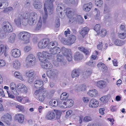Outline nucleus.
Segmentation results:
<instances>
[{
	"label": "nucleus",
	"mask_w": 126,
	"mask_h": 126,
	"mask_svg": "<svg viewBox=\"0 0 126 126\" xmlns=\"http://www.w3.org/2000/svg\"><path fill=\"white\" fill-rule=\"evenodd\" d=\"M33 6L35 9H39L42 7V5L40 2L35 1L33 3Z\"/></svg>",
	"instance_id": "obj_41"
},
{
	"label": "nucleus",
	"mask_w": 126,
	"mask_h": 126,
	"mask_svg": "<svg viewBox=\"0 0 126 126\" xmlns=\"http://www.w3.org/2000/svg\"><path fill=\"white\" fill-rule=\"evenodd\" d=\"M37 14L35 12L31 13L29 14L28 18V23L31 26L34 25L37 21Z\"/></svg>",
	"instance_id": "obj_6"
},
{
	"label": "nucleus",
	"mask_w": 126,
	"mask_h": 126,
	"mask_svg": "<svg viewBox=\"0 0 126 126\" xmlns=\"http://www.w3.org/2000/svg\"><path fill=\"white\" fill-rule=\"evenodd\" d=\"M21 16V15H19L18 16L16 17L14 21L18 27H20L21 25V20L22 19Z\"/></svg>",
	"instance_id": "obj_36"
},
{
	"label": "nucleus",
	"mask_w": 126,
	"mask_h": 126,
	"mask_svg": "<svg viewBox=\"0 0 126 126\" xmlns=\"http://www.w3.org/2000/svg\"><path fill=\"white\" fill-rule=\"evenodd\" d=\"M54 0H45V3L44 4V14L42 16L43 22L45 23L47 20V16L48 11L49 14H51L53 12V8L52 2Z\"/></svg>",
	"instance_id": "obj_3"
},
{
	"label": "nucleus",
	"mask_w": 126,
	"mask_h": 126,
	"mask_svg": "<svg viewBox=\"0 0 126 126\" xmlns=\"http://www.w3.org/2000/svg\"><path fill=\"white\" fill-rule=\"evenodd\" d=\"M110 10L108 6L106 4L104 5V13L105 14L109 13L110 12Z\"/></svg>",
	"instance_id": "obj_54"
},
{
	"label": "nucleus",
	"mask_w": 126,
	"mask_h": 126,
	"mask_svg": "<svg viewBox=\"0 0 126 126\" xmlns=\"http://www.w3.org/2000/svg\"><path fill=\"white\" fill-rule=\"evenodd\" d=\"M42 77L43 79L44 82L47 83L48 81V79L45 73H44L42 75Z\"/></svg>",
	"instance_id": "obj_63"
},
{
	"label": "nucleus",
	"mask_w": 126,
	"mask_h": 126,
	"mask_svg": "<svg viewBox=\"0 0 126 126\" xmlns=\"http://www.w3.org/2000/svg\"><path fill=\"white\" fill-rule=\"evenodd\" d=\"M56 114V118L57 119H58L60 118V117L61 115L62 114L61 111L59 110H54Z\"/></svg>",
	"instance_id": "obj_47"
},
{
	"label": "nucleus",
	"mask_w": 126,
	"mask_h": 126,
	"mask_svg": "<svg viewBox=\"0 0 126 126\" xmlns=\"http://www.w3.org/2000/svg\"><path fill=\"white\" fill-rule=\"evenodd\" d=\"M18 36L21 40L24 41L26 44H27L30 42L31 34L27 32L23 31L19 32Z\"/></svg>",
	"instance_id": "obj_5"
},
{
	"label": "nucleus",
	"mask_w": 126,
	"mask_h": 126,
	"mask_svg": "<svg viewBox=\"0 0 126 126\" xmlns=\"http://www.w3.org/2000/svg\"><path fill=\"white\" fill-rule=\"evenodd\" d=\"M86 63L87 65L92 67H94L95 64V63L92 59L90 60L88 62H86Z\"/></svg>",
	"instance_id": "obj_50"
},
{
	"label": "nucleus",
	"mask_w": 126,
	"mask_h": 126,
	"mask_svg": "<svg viewBox=\"0 0 126 126\" xmlns=\"http://www.w3.org/2000/svg\"><path fill=\"white\" fill-rule=\"evenodd\" d=\"M55 92L54 90L52 89L47 93V90L44 89H40L35 91L34 96L39 101L43 102L46 97L48 98L51 97Z\"/></svg>",
	"instance_id": "obj_1"
},
{
	"label": "nucleus",
	"mask_w": 126,
	"mask_h": 126,
	"mask_svg": "<svg viewBox=\"0 0 126 126\" xmlns=\"http://www.w3.org/2000/svg\"><path fill=\"white\" fill-rule=\"evenodd\" d=\"M14 75L15 77L18 78L21 80H24V79L22 75L19 72L17 71L15 72L14 73Z\"/></svg>",
	"instance_id": "obj_42"
},
{
	"label": "nucleus",
	"mask_w": 126,
	"mask_h": 126,
	"mask_svg": "<svg viewBox=\"0 0 126 126\" xmlns=\"http://www.w3.org/2000/svg\"><path fill=\"white\" fill-rule=\"evenodd\" d=\"M16 35V34L15 33H12L8 38V42L11 43H14L15 42Z\"/></svg>",
	"instance_id": "obj_39"
},
{
	"label": "nucleus",
	"mask_w": 126,
	"mask_h": 126,
	"mask_svg": "<svg viewBox=\"0 0 126 126\" xmlns=\"http://www.w3.org/2000/svg\"><path fill=\"white\" fill-rule=\"evenodd\" d=\"M21 15V17L22 18L21 21L22 25L24 26H26L28 23V22L26 20L28 18V13L25 12L20 15Z\"/></svg>",
	"instance_id": "obj_20"
},
{
	"label": "nucleus",
	"mask_w": 126,
	"mask_h": 126,
	"mask_svg": "<svg viewBox=\"0 0 126 126\" xmlns=\"http://www.w3.org/2000/svg\"><path fill=\"white\" fill-rule=\"evenodd\" d=\"M55 116V114L53 112L49 111L46 114L45 118L47 120H51L54 119Z\"/></svg>",
	"instance_id": "obj_22"
},
{
	"label": "nucleus",
	"mask_w": 126,
	"mask_h": 126,
	"mask_svg": "<svg viewBox=\"0 0 126 126\" xmlns=\"http://www.w3.org/2000/svg\"><path fill=\"white\" fill-rule=\"evenodd\" d=\"M62 53L65 56L68 62L71 61L72 60L71 50L64 47L62 48Z\"/></svg>",
	"instance_id": "obj_8"
},
{
	"label": "nucleus",
	"mask_w": 126,
	"mask_h": 126,
	"mask_svg": "<svg viewBox=\"0 0 126 126\" xmlns=\"http://www.w3.org/2000/svg\"><path fill=\"white\" fill-rule=\"evenodd\" d=\"M97 66L99 69L103 71L106 70L107 69V67L105 64L102 62L98 63L97 65Z\"/></svg>",
	"instance_id": "obj_32"
},
{
	"label": "nucleus",
	"mask_w": 126,
	"mask_h": 126,
	"mask_svg": "<svg viewBox=\"0 0 126 126\" xmlns=\"http://www.w3.org/2000/svg\"><path fill=\"white\" fill-rule=\"evenodd\" d=\"M46 67L47 68H46L45 69H51L52 68L53 65L50 62L48 61L47 65Z\"/></svg>",
	"instance_id": "obj_61"
},
{
	"label": "nucleus",
	"mask_w": 126,
	"mask_h": 126,
	"mask_svg": "<svg viewBox=\"0 0 126 126\" xmlns=\"http://www.w3.org/2000/svg\"><path fill=\"white\" fill-rule=\"evenodd\" d=\"M71 32L69 29H67L64 32V34L65 37L68 36V34L70 33Z\"/></svg>",
	"instance_id": "obj_62"
},
{
	"label": "nucleus",
	"mask_w": 126,
	"mask_h": 126,
	"mask_svg": "<svg viewBox=\"0 0 126 126\" xmlns=\"http://www.w3.org/2000/svg\"><path fill=\"white\" fill-rule=\"evenodd\" d=\"M80 71L79 69L74 70L72 72V78H74L78 77L80 75Z\"/></svg>",
	"instance_id": "obj_30"
},
{
	"label": "nucleus",
	"mask_w": 126,
	"mask_h": 126,
	"mask_svg": "<svg viewBox=\"0 0 126 126\" xmlns=\"http://www.w3.org/2000/svg\"><path fill=\"white\" fill-rule=\"evenodd\" d=\"M32 48V47L30 46H26L24 48V51L25 53H27L30 51Z\"/></svg>",
	"instance_id": "obj_52"
},
{
	"label": "nucleus",
	"mask_w": 126,
	"mask_h": 126,
	"mask_svg": "<svg viewBox=\"0 0 126 126\" xmlns=\"http://www.w3.org/2000/svg\"><path fill=\"white\" fill-rule=\"evenodd\" d=\"M80 89H79V90H80V91H84L86 90V86L84 85H80Z\"/></svg>",
	"instance_id": "obj_64"
},
{
	"label": "nucleus",
	"mask_w": 126,
	"mask_h": 126,
	"mask_svg": "<svg viewBox=\"0 0 126 126\" xmlns=\"http://www.w3.org/2000/svg\"><path fill=\"white\" fill-rule=\"evenodd\" d=\"M89 30V29L87 27L83 28L80 34L83 37H84L85 35L88 33Z\"/></svg>",
	"instance_id": "obj_37"
},
{
	"label": "nucleus",
	"mask_w": 126,
	"mask_h": 126,
	"mask_svg": "<svg viewBox=\"0 0 126 126\" xmlns=\"http://www.w3.org/2000/svg\"><path fill=\"white\" fill-rule=\"evenodd\" d=\"M13 10V9L12 7H9L5 8L3 10V11L5 13H7L12 11Z\"/></svg>",
	"instance_id": "obj_58"
},
{
	"label": "nucleus",
	"mask_w": 126,
	"mask_h": 126,
	"mask_svg": "<svg viewBox=\"0 0 126 126\" xmlns=\"http://www.w3.org/2000/svg\"><path fill=\"white\" fill-rule=\"evenodd\" d=\"M110 98V96L109 95H104L100 98L99 100L101 102L105 104L108 102V100Z\"/></svg>",
	"instance_id": "obj_29"
},
{
	"label": "nucleus",
	"mask_w": 126,
	"mask_h": 126,
	"mask_svg": "<svg viewBox=\"0 0 126 126\" xmlns=\"http://www.w3.org/2000/svg\"><path fill=\"white\" fill-rule=\"evenodd\" d=\"M66 3H68L72 5H75V1L74 0H65Z\"/></svg>",
	"instance_id": "obj_55"
},
{
	"label": "nucleus",
	"mask_w": 126,
	"mask_h": 126,
	"mask_svg": "<svg viewBox=\"0 0 126 126\" xmlns=\"http://www.w3.org/2000/svg\"><path fill=\"white\" fill-rule=\"evenodd\" d=\"M63 7L64 5L63 4L59 3L57 5L56 8L57 13L58 14V16L61 18H63L64 17L62 12Z\"/></svg>",
	"instance_id": "obj_13"
},
{
	"label": "nucleus",
	"mask_w": 126,
	"mask_h": 126,
	"mask_svg": "<svg viewBox=\"0 0 126 126\" xmlns=\"http://www.w3.org/2000/svg\"><path fill=\"white\" fill-rule=\"evenodd\" d=\"M5 61L3 60L0 59V68L3 67L5 66Z\"/></svg>",
	"instance_id": "obj_57"
},
{
	"label": "nucleus",
	"mask_w": 126,
	"mask_h": 126,
	"mask_svg": "<svg viewBox=\"0 0 126 126\" xmlns=\"http://www.w3.org/2000/svg\"><path fill=\"white\" fill-rule=\"evenodd\" d=\"M37 55L40 62V65L43 68L46 69L47 63V59H49L50 54L47 51H43L37 53Z\"/></svg>",
	"instance_id": "obj_2"
},
{
	"label": "nucleus",
	"mask_w": 126,
	"mask_h": 126,
	"mask_svg": "<svg viewBox=\"0 0 126 126\" xmlns=\"http://www.w3.org/2000/svg\"><path fill=\"white\" fill-rule=\"evenodd\" d=\"M69 94L66 92L63 93L61 95L60 99L61 100H64L67 98Z\"/></svg>",
	"instance_id": "obj_43"
},
{
	"label": "nucleus",
	"mask_w": 126,
	"mask_h": 126,
	"mask_svg": "<svg viewBox=\"0 0 126 126\" xmlns=\"http://www.w3.org/2000/svg\"><path fill=\"white\" fill-rule=\"evenodd\" d=\"M9 49V47L6 45L3 44L0 45V55H1L7 51Z\"/></svg>",
	"instance_id": "obj_25"
},
{
	"label": "nucleus",
	"mask_w": 126,
	"mask_h": 126,
	"mask_svg": "<svg viewBox=\"0 0 126 126\" xmlns=\"http://www.w3.org/2000/svg\"><path fill=\"white\" fill-rule=\"evenodd\" d=\"M43 82L41 79L36 80L34 83L35 88L38 89L41 88L43 85Z\"/></svg>",
	"instance_id": "obj_21"
},
{
	"label": "nucleus",
	"mask_w": 126,
	"mask_h": 126,
	"mask_svg": "<svg viewBox=\"0 0 126 126\" xmlns=\"http://www.w3.org/2000/svg\"><path fill=\"white\" fill-rule=\"evenodd\" d=\"M100 29V26L99 24H98L96 25L94 28V30L96 31L97 33V34H98L99 32V31Z\"/></svg>",
	"instance_id": "obj_51"
},
{
	"label": "nucleus",
	"mask_w": 126,
	"mask_h": 126,
	"mask_svg": "<svg viewBox=\"0 0 126 126\" xmlns=\"http://www.w3.org/2000/svg\"><path fill=\"white\" fill-rule=\"evenodd\" d=\"M64 12L65 13L67 16L70 18V19H72L75 15H73V13L71 11V9L69 8H67L64 10Z\"/></svg>",
	"instance_id": "obj_23"
},
{
	"label": "nucleus",
	"mask_w": 126,
	"mask_h": 126,
	"mask_svg": "<svg viewBox=\"0 0 126 126\" xmlns=\"http://www.w3.org/2000/svg\"><path fill=\"white\" fill-rule=\"evenodd\" d=\"M56 60L61 63V66H63L66 64V61L64 60L63 56L61 54H58L56 56Z\"/></svg>",
	"instance_id": "obj_18"
},
{
	"label": "nucleus",
	"mask_w": 126,
	"mask_h": 126,
	"mask_svg": "<svg viewBox=\"0 0 126 126\" xmlns=\"http://www.w3.org/2000/svg\"><path fill=\"white\" fill-rule=\"evenodd\" d=\"M70 22H73L74 21H76L79 23H82L83 21L82 17L80 15H76L74 16V17L72 19L69 20Z\"/></svg>",
	"instance_id": "obj_17"
},
{
	"label": "nucleus",
	"mask_w": 126,
	"mask_h": 126,
	"mask_svg": "<svg viewBox=\"0 0 126 126\" xmlns=\"http://www.w3.org/2000/svg\"><path fill=\"white\" fill-rule=\"evenodd\" d=\"M21 54L20 50L17 48L12 49L11 51V54L12 57L15 58H18L20 57Z\"/></svg>",
	"instance_id": "obj_12"
},
{
	"label": "nucleus",
	"mask_w": 126,
	"mask_h": 126,
	"mask_svg": "<svg viewBox=\"0 0 126 126\" xmlns=\"http://www.w3.org/2000/svg\"><path fill=\"white\" fill-rule=\"evenodd\" d=\"M36 59L35 56L32 54L28 55L25 59L26 65L27 67L34 66L36 64Z\"/></svg>",
	"instance_id": "obj_4"
},
{
	"label": "nucleus",
	"mask_w": 126,
	"mask_h": 126,
	"mask_svg": "<svg viewBox=\"0 0 126 126\" xmlns=\"http://www.w3.org/2000/svg\"><path fill=\"white\" fill-rule=\"evenodd\" d=\"M87 94L90 97L94 98L98 95L97 90L95 89L89 90L87 92Z\"/></svg>",
	"instance_id": "obj_24"
},
{
	"label": "nucleus",
	"mask_w": 126,
	"mask_h": 126,
	"mask_svg": "<svg viewBox=\"0 0 126 126\" xmlns=\"http://www.w3.org/2000/svg\"><path fill=\"white\" fill-rule=\"evenodd\" d=\"M99 102L96 99L94 98L90 100L89 104V107L92 108H97L99 106Z\"/></svg>",
	"instance_id": "obj_16"
},
{
	"label": "nucleus",
	"mask_w": 126,
	"mask_h": 126,
	"mask_svg": "<svg viewBox=\"0 0 126 126\" xmlns=\"http://www.w3.org/2000/svg\"><path fill=\"white\" fill-rule=\"evenodd\" d=\"M28 78L27 81L28 83L31 84L33 82L34 80V77H28Z\"/></svg>",
	"instance_id": "obj_60"
},
{
	"label": "nucleus",
	"mask_w": 126,
	"mask_h": 126,
	"mask_svg": "<svg viewBox=\"0 0 126 126\" xmlns=\"http://www.w3.org/2000/svg\"><path fill=\"white\" fill-rule=\"evenodd\" d=\"M9 87L11 90H13L16 89V85L15 83L14 82H11L9 85Z\"/></svg>",
	"instance_id": "obj_49"
},
{
	"label": "nucleus",
	"mask_w": 126,
	"mask_h": 126,
	"mask_svg": "<svg viewBox=\"0 0 126 126\" xmlns=\"http://www.w3.org/2000/svg\"><path fill=\"white\" fill-rule=\"evenodd\" d=\"M60 20L59 18H57L55 20V25L56 27H58L60 25Z\"/></svg>",
	"instance_id": "obj_59"
},
{
	"label": "nucleus",
	"mask_w": 126,
	"mask_h": 126,
	"mask_svg": "<svg viewBox=\"0 0 126 126\" xmlns=\"http://www.w3.org/2000/svg\"><path fill=\"white\" fill-rule=\"evenodd\" d=\"M12 66L14 68L16 69H18L20 68L21 63L19 61L16 60L13 62Z\"/></svg>",
	"instance_id": "obj_26"
},
{
	"label": "nucleus",
	"mask_w": 126,
	"mask_h": 126,
	"mask_svg": "<svg viewBox=\"0 0 126 126\" xmlns=\"http://www.w3.org/2000/svg\"><path fill=\"white\" fill-rule=\"evenodd\" d=\"M6 92L9 98L12 99H14L15 98V96L12 94L11 91H6Z\"/></svg>",
	"instance_id": "obj_56"
},
{
	"label": "nucleus",
	"mask_w": 126,
	"mask_h": 126,
	"mask_svg": "<svg viewBox=\"0 0 126 126\" xmlns=\"http://www.w3.org/2000/svg\"><path fill=\"white\" fill-rule=\"evenodd\" d=\"M14 105L16 108L18 109L20 111L24 112L25 111V109L24 106L21 105H18L17 103H14Z\"/></svg>",
	"instance_id": "obj_38"
},
{
	"label": "nucleus",
	"mask_w": 126,
	"mask_h": 126,
	"mask_svg": "<svg viewBox=\"0 0 126 126\" xmlns=\"http://www.w3.org/2000/svg\"><path fill=\"white\" fill-rule=\"evenodd\" d=\"M92 7V3L90 2L84 4L83 6V9L85 11H89L91 10Z\"/></svg>",
	"instance_id": "obj_27"
},
{
	"label": "nucleus",
	"mask_w": 126,
	"mask_h": 126,
	"mask_svg": "<svg viewBox=\"0 0 126 126\" xmlns=\"http://www.w3.org/2000/svg\"><path fill=\"white\" fill-rule=\"evenodd\" d=\"M58 73V71L55 69H51L47 72V75L49 78L53 79L56 77Z\"/></svg>",
	"instance_id": "obj_11"
},
{
	"label": "nucleus",
	"mask_w": 126,
	"mask_h": 126,
	"mask_svg": "<svg viewBox=\"0 0 126 126\" xmlns=\"http://www.w3.org/2000/svg\"><path fill=\"white\" fill-rule=\"evenodd\" d=\"M26 74L27 77H34L35 75L34 71L32 69L26 71Z\"/></svg>",
	"instance_id": "obj_31"
},
{
	"label": "nucleus",
	"mask_w": 126,
	"mask_h": 126,
	"mask_svg": "<svg viewBox=\"0 0 126 126\" xmlns=\"http://www.w3.org/2000/svg\"><path fill=\"white\" fill-rule=\"evenodd\" d=\"M125 41L119 39H116L114 42V44L118 46H121L125 44Z\"/></svg>",
	"instance_id": "obj_35"
},
{
	"label": "nucleus",
	"mask_w": 126,
	"mask_h": 126,
	"mask_svg": "<svg viewBox=\"0 0 126 126\" xmlns=\"http://www.w3.org/2000/svg\"><path fill=\"white\" fill-rule=\"evenodd\" d=\"M42 21L41 17H40L38 22L37 24V26L35 28V30H39L41 28L42 26Z\"/></svg>",
	"instance_id": "obj_45"
},
{
	"label": "nucleus",
	"mask_w": 126,
	"mask_h": 126,
	"mask_svg": "<svg viewBox=\"0 0 126 126\" xmlns=\"http://www.w3.org/2000/svg\"><path fill=\"white\" fill-rule=\"evenodd\" d=\"M3 30L5 32L9 33L12 32L13 27L11 24L7 21L3 22L2 24Z\"/></svg>",
	"instance_id": "obj_10"
},
{
	"label": "nucleus",
	"mask_w": 126,
	"mask_h": 126,
	"mask_svg": "<svg viewBox=\"0 0 126 126\" xmlns=\"http://www.w3.org/2000/svg\"><path fill=\"white\" fill-rule=\"evenodd\" d=\"M60 52V48L58 47H55L50 49L49 50V53L48 52V53L50 54V58H51V55L56 54H58Z\"/></svg>",
	"instance_id": "obj_19"
},
{
	"label": "nucleus",
	"mask_w": 126,
	"mask_h": 126,
	"mask_svg": "<svg viewBox=\"0 0 126 126\" xmlns=\"http://www.w3.org/2000/svg\"><path fill=\"white\" fill-rule=\"evenodd\" d=\"M92 120L91 117L89 116H86L83 119V121L85 122H87Z\"/></svg>",
	"instance_id": "obj_53"
},
{
	"label": "nucleus",
	"mask_w": 126,
	"mask_h": 126,
	"mask_svg": "<svg viewBox=\"0 0 126 126\" xmlns=\"http://www.w3.org/2000/svg\"><path fill=\"white\" fill-rule=\"evenodd\" d=\"M96 85L99 88L103 89L106 87L107 84L105 81L103 80H100L97 82Z\"/></svg>",
	"instance_id": "obj_28"
},
{
	"label": "nucleus",
	"mask_w": 126,
	"mask_h": 126,
	"mask_svg": "<svg viewBox=\"0 0 126 126\" xmlns=\"http://www.w3.org/2000/svg\"><path fill=\"white\" fill-rule=\"evenodd\" d=\"M49 105L55 107L57 106L58 104V102L55 100H51L49 102Z\"/></svg>",
	"instance_id": "obj_44"
},
{
	"label": "nucleus",
	"mask_w": 126,
	"mask_h": 126,
	"mask_svg": "<svg viewBox=\"0 0 126 126\" xmlns=\"http://www.w3.org/2000/svg\"><path fill=\"white\" fill-rule=\"evenodd\" d=\"M76 39V37L75 36L71 34L69 35L67 39L62 38L61 41L64 44L70 46L75 43Z\"/></svg>",
	"instance_id": "obj_7"
},
{
	"label": "nucleus",
	"mask_w": 126,
	"mask_h": 126,
	"mask_svg": "<svg viewBox=\"0 0 126 126\" xmlns=\"http://www.w3.org/2000/svg\"><path fill=\"white\" fill-rule=\"evenodd\" d=\"M63 104L66 106V107H70L72 106L73 104V101L71 99L68 100L63 102Z\"/></svg>",
	"instance_id": "obj_33"
},
{
	"label": "nucleus",
	"mask_w": 126,
	"mask_h": 126,
	"mask_svg": "<svg viewBox=\"0 0 126 126\" xmlns=\"http://www.w3.org/2000/svg\"><path fill=\"white\" fill-rule=\"evenodd\" d=\"M57 43L56 41H53L51 42H50L48 46V49H50L52 48L51 47H53L54 46H56L57 45Z\"/></svg>",
	"instance_id": "obj_48"
},
{
	"label": "nucleus",
	"mask_w": 126,
	"mask_h": 126,
	"mask_svg": "<svg viewBox=\"0 0 126 126\" xmlns=\"http://www.w3.org/2000/svg\"><path fill=\"white\" fill-rule=\"evenodd\" d=\"M24 119V115L20 113H17L15 116V120L20 124H22L23 123Z\"/></svg>",
	"instance_id": "obj_15"
},
{
	"label": "nucleus",
	"mask_w": 126,
	"mask_h": 126,
	"mask_svg": "<svg viewBox=\"0 0 126 126\" xmlns=\"http://www.w3.org/2000/svg\"><path fill=\"white\" fill-rule=\"evenodd\" d=\"M78 49L79 50L83 52L86 55H88L90 54L91 51L90 49L88 50L82 47H79Z\"/></svg>",
	"instance_id": "obj_40"
},
{
	"label": "nucleus",
	"mask_w": 126,
	"mask_h": 126,
	"mask_svg": "<svg viewBox=\"0 0 126 126\" xmlns=\"http://www.w3.org/2000/svg\"><path fill=\"white\" fill-rule=\"evenodd\" d=\"M98 33L102 37L105 36L107 34V31L105 29H102Z\"/></svg>",
	"instance_id": "obj_46"
},
{
	"label": "nucleus",
	"mask_w": 126,
	"mask_h": 126,
	"mask_svg": "<svg viewBox=\"0 0 126 126\" xmlns=\"http://www.w3.org/2000/svg\"><path fill=\"white\" fill-rule=\"evenodd\" d=\"M49 43V40L48 38H43L39 41L38 44V46L40 49L45 48L47 47H48Z\"/></svg>",
	"instance_id": "obj_9"
},
{
	"label": "nucleus",
	"mask_w": 126,
	"mask_h": 126,
	"mask_svg": "<svg viewBox=\"0 0 126 126\" xmlns=\"http://www.w3.org/2000/svg\"><path fill=\"white\" fill-rule=\"evenodd\" d=\"M74 57L76 61H79L81 60L83 58V55L79 52H78L75 54Z\"/></svg>",
	"instance_id": "obj_34"
},
{
	"label": "nucleus",
	"mask_w": 126,
	"mask_h": 126,
	"mask_svg": "<svg viewBox=\"0 0 126 126\" xmlns=\"http://www.w3.org/2000/svg\"><path fill=\"white\" fill-rule=\"evenodd\" d=\"M16 88L18 91L21 93L26 94L27 92V87L23 84H18L16 86Z\"/></svg>",
	"instance_id": "obj_14"
}]
</instances>
